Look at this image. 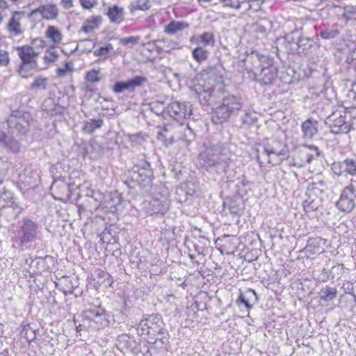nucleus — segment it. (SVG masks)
I'll use <instances>...</instances> for the list:
<instances>
[{"label":"nucleus","instance_id":"nucleus-1","mask_svg":"<svg viewBox=\"0 0 356 356\" xmlns=\"http://www.w3.org/2000/svg\"><path fill=\"white\" fill-rule=\"evenodd\" d=\"M243 62V77L245 79L257 81L261 85H270L277 77L278 70L274 58L268 54L257 50L247 51Z\"/></svg>","mask_w":356,"mask_h":356},{"label":"nucleus","instance_id":"nucleus-2","mask_svg":"<svg viewBox=\"0 0 356 356\" xmlns=\"http://www.w3.org/2000/svg\"><path fill=\"white\" fill-rule=\"evenodd\" d=\"M242 105L240 97L229 94L221 86L218 104L216 107H213L212 122L216 124L223 123L232 115L240 111Z\"/></svg>","mask_w":356,"mask_h":356},{"label":"nucleus","instance_id":"nucleus-3","mask_svg":"<svg viewBox=\"0 0 356 356\" xmlns=\"http://www.w3.org/2000/svg\"><path fill=\"white\" fill-rule=\"evenodd\" d=\"M199 159L202 167L207 171L221 176L227 175L229 165L221 159L216 145L207 148L200 154Z\"/></svg>","mask_w":356,"mask_h":356},{"label":"nucleus","instance_id":"nucleus-4","mask_svg":"<svg viewBox=\"0 0 356 356\" xmlns=\"http://www.w3.org/2000/svg\"><path fill=\"white\" fill-rule=\"evenodd\" d=\"M140 336H147V339L152 336H160L166 334L162 318L159 314H144L136 327Z\"/></svg>","mask_w":356,"mask_h":356},{"label":"nucleus","instance_id":"nucleus-5","mask_svg":"<svg viewBox=\"0 0 356 356\" xmlns=\"http://www.w3.org/2000/svg\"><path fill=\"white\" fill-rule=\"evenodd\" d=\"M6 122L9 129L20 134H26L33 120L30 113L15 110L12 111Z\"/></svg>","mask_w":356,"mask_h":356},{"label":"nucleus","instance_id":"nucleus-6","mask_svg":"<svg viewBox=\"0 0 356 356\" xmlns=\"http://www.w3.org/2000/svg\"><path fill=\"white\" fill-rule=\"evenodd\" d=\"M39 232V225L32 220L24 218L19 222L16 238L20 245L34 241Z\"/></svg>","mask_w":356,"mask_h":356},{"label":"nucleus","instance_id":"nucleus-7","mask_svg":"<svg viewBox=\"0 0 356 356\" xmlns=\"http://www.w3.org/2000/svg\"><path fill=\"white\" fill-rule=\"evenodd\" d=\"M346 113L344 111H336L326 119L331 131L335 134H347L350 130V124L346 121Z\"/></svg>","mask_w":356,"mask_h":356},{"label":"nucleus","instance_id":"nucleus-8","mask_svg":"<svg viewBox=\"0 0 356 356\" xmlns=\"http://www.w3.org/2000/svg\"><path fill=\"white\" fill-rule=\"evenodd\" d=\"M220 90L221 86L211 88L202 89L200 91H197V90L195 89V95L204 110L211 106L212 111H213V107H216L218 104Z\"/></svg>","mask_w":356,"mask_h":356},{"label":"nucleus","instance_id":"nucleus-9","mask_svg":"<svg viewBox=\"0 0 356 356\" xmlns=\"http://www.w3.org/2000/svg\"><path fill=\"white\" fill-rule=\"evenodd\" d=\"M192 114L190 103L174 102L166 108L167 118H172L175 121L181 123L185 119L189 118Z\"/></svg>","mask_w":356,"mask_h":356},{"label":"nucleus","instance_id":"nucleus-10","mask_svg":"<svg viewBox=\"0 0 356 356\" xmlns=\"http://www.w3.org/2000/svg\"><path fill=\"white\" fill-rule=\"evenodd\" d=\"M336 206L340 211L346 213L351 212L356 207V191L353 184L343 189Z\"/></svg>","mask_w":356,"mask_h":356},{"label":"nucleus","instance_id":"nucleus-11","mask_svg":"<svg viewBox=\"0 0 356 356\" xmlns=\"http://www.w3.org/2000/svg\"><path fill=\"white\" fill-rule=\"evenodd\" d=\"M131 172L138 181L145 183L147 185L151 184L154 178L150 163L147 161L141 160L134 164Z\"/></svg>","mask_w":356,"mask_h":356},{"label":"nucleus","instance_id":"nucleus-12","mask_svg":"<svg viewBox=\"0 0 356 356\" xmlns=\"http://www.w3.org/2000/svg\"><path fill=\"white\" fill-rule=\"evenodd\" d=\"M286 152V146L281 142H277L272 145H267L266 146L264 147V149L261 153H260L259 149H257L256 157L258 163L262 165L264 163L262 158L263 155H265L268 158V163H271L270 156L272 154L276 156H285Z\"/></svg>","mask_w":356,"mask_h":356},{"label":"nucleus","instance_id":"nucleus-13","mask_svg":"<svg viewBox=\"0 0 356 356\" xmlns=\"http://www.w3.org/2000/svg\"><path fill=\"white\" fill-rule=\"evenodd\" d=\"M216 146L221 159L227 161L228 164L229 162L236 160L241 154V149L238 147L236 144L231 141L218 143Z\"/></svg>","mask_w":356,"mask_h":356},{"label":"nucleus","instance_id":"nucleus-14","mask_svg":"<svg viewBox=\"0 0 356 356\" xmlns=\"http://www.w3.org/2000/svg\"><path fill=\"white\" fill-rule=\"evenodd\" d=\"M145 76H136L126 81H117L112 87L115 93H120L124 90L134 92L136 88L140 87L147 82Z\"/></svg>","mask_w":356,"mask_h":356},{"label":"nucleus","instance_id":"nucleus-15","mask_svg":"<svg viewBox=\"0 0 356 356\" xmlns=\"http://www.w3.org/2000/svg\"><path fill=\"white\" fill-rule=\"evenodd\" d=\"M91 321L95 323V327L98 330L108 326L109 323L108 316L106 310L99 306L86 309Z\"/></svg>","mask_w":356,"mask_h":356},{"label":"nucleus","instance_id":"nucleus-16","mask_svg":"<svg viewBox=\"0 0 356 356\" xmlns=\"http://www.w3.org/2000/svg\"><path fill=\"white\" fill-rule=\"evenodd\" d=\"M296 48H297V51L300 49V53L309 56L316 54L320 45L309 38L298 35L297 42H296Z\"/></svg>","mask_w":356,"mask_h":356},{"label":"nucleus","instance_id":"nucleus-17","mask_svg":"<svg viewBox=\"0 0 356 356\" xmlns=\"http://www.w3.org/2000/svg\"><path fill=\"white\" fill-rule=\"evenodd\" d=\"M74 323L76 326L77 332L81 334V332L84 331H95L97 330L95 327V323L91 321L86 310H84L81 314L74 315Z\"/></svg>","mask_w":356,"mask_h":356},{"label":"nucleus","instance_id":"nucleus-18","mask_svg":"<svg viewBox=\"0 0 356 356\" xmlns=\"http://www.w3.org/2000/svg\"><path fill=\"white\" fill-rule=\"evenodd\" d=\"M116 346L122 352L134 353L138 350V343L134 337L127 334H122L118 337Z\"/></svg>","mask_w":356,"mask_h":356},{"label":"nucleus","instance_id":"nucleus-19","mask_svg":"<svg viewBox=\"0 0 356 356\" xmlns=\"http://www.w3.org/2000/svg\"><path fill=\"white\" fill-rule=\"evenodd\" d=\"M38 13L41 14L44 19L51 20L58 17V9L55 4L42 5L38 8L33 10L29 14V17L31 18Z\"/></svg>","mask_w":356,"mask_h":356},{"label":"nucleus","instance_id":"nucleus-20","mask_svg":"<svg viewBox=\"0 0 356 356\" xmlns=\"http://www.w3.org/2000/svg\"><path fill=\"white\" fill-rule=\"evenodd\" d=\"M58 289L62 291L65 295L72 294L78 287L77 281H74L71 277L63 276L56 282Z\"/></svg>","mask_w":356,"mask_h":356},{"label":"nucleus","instance_id":"nucleus-21","mask_svg":"<svg viewBox=\"0 0 356 356\" xmlns=\"http://www.w3.org/2000/svg\"><path fill=\"white\" fill-rule=\"evenodd\" d=\"M257 302V295L254 289H247L245 292L240 291L239 296L236 300V303L240 305L241 304L244 305L247 311H250L252 308V305L250 304L252 301Z\"/></svg>","mask_w":356,"mask_h":356},{"label":"nucleus","instance_id":"nucleus-22","mask_svg":"<svg viewBox=\"0 0 356 356\" xmlns=\"http://www.w3.org/2000/svg\"><path fill=\"white\" fill-rule=\"evenodd\" d=\"M21 63H37L35 58L38 56L33 48L29 45H24L17 48Z\"/></svg>","mask_w":356,"mask_h":356},{"label":"nucleus","instance_id":"nucleus-23","mask_svg":"<svg viewBox=\"0 0 356 356\" xmlns=\"http://www.w3.org/2000/svg\"><path fill=\"white\" fill-rule=\"evenodd\" d=\"M51 189L54 191V196L56 199L64 200L68 198L70 190L67 184L63 181H55L52 184Z\"/></svg>","mask_w":356,"mask_h":356},{"label":"nucleus","instance_id":"nucleus-24","mask_svg":"<svg viewBox=\"0 0 356 356\" xmlns=\"http://www.w3.org/2000/svg\"><path fill=\"white\" fill-rule=\"evenodd\" d=\"M305 149L300 151V157L306 165L320 156V151L315 145H305Z\"/></svg>","mask_w":356,"mask_h":356},{"label":"nucleus","instance_id":"nucleus-25","mask_svg":"<svg viewBox=\"0 0 356 356\" xmlns=\"http://www.w3.org/2000/svg\"><path fill=\"white\" fill-rule=\"evenodd\" d=\"M301 128L304 137L307 138H312L317 134L318 121L310 118L302 122Z\"/></svg>","mask_w":356,"mask_h":356},{"label":"nucleus","instance_id":"nucleus-26","mask_svg":"<svg viewBox=\"0 0 356 356\" xmlns=\"http://www.w3.org/2000/svg\"><path fill=\"white\" fill-rule=\"evenodd\" d=\"M22 208L15 202H12L10 205L5 207L0 211V216H4L8 222L12 221L18 217L21 213Z\"/></svg>","mask_w":356,"mask_h":356},{"label":"nucleus","instance_id":"nucleus-27","mask_svg":"<svg viewBox=\"0 0 356 356\" xmlns=\"http://www.w3.org/2000/svg\"><path fill=\"white\" fill-rule=\"evenodd\" d=\"M2 140L3 141L0 142L1 147L13 154H17L20 152V145L13 136L6 135L5 138H3Z\"/></svg>","mask_w":356,"mask_h":356},{"label":"nucleus","instance_id":"nucleus-28","mask_svg":"<svg viewBox=\"0 0 356 356\" xmlns=\"http://www.w3.org/2000/svg\"><path fill=\"white\" fill-rule=\"evenodd\" d=\"M170 207V202L167 198L162 200L154 199L150 202V209L153 213H165Z\"/></svg>","mask_w":356,"mask_h":356},{"label":"nucleus","instance_id":"nucleus-29","mask_svg":"<svg viewBox=\"0 0 356 356\" xmlns=\"http://www.w3.org/2000/svg\"><path fill=\"white\" fill-rule=\"evenodd\" d=\"M106 15L111 23L119 24L124 20V9L116 5L109 7Z\"/></svg>","mask_w":356,"mask_h":356},{"label":"nucleus","instance_id":"nucleus-30","mask_svg":"<svg viewBox=\"0 0 356 356\" xmlns=\"http://www.w3.org/2000/svg\"><path fill=\"white\" fill-rule=\"evenodd\" d=\"M179 131L182 134V136L180 137L171 136L169 139L170 144H172L173 142L178 140L189 141V140H192L193 139L195 138V134H194L193 129L188 125L184 126L182 122L180 123Z\"/></svg>","mask_w":356,"mask_h":356},{"label":"nucleus","instance_id":"nucleus-31","mask_svg":"<svg viewBox=\"0 0 356 356\" xmlns=\"http://www.w3.org/2000/svg\"><path fill=\"white\" fill-rule=\"evenodd\" d=\"M23 15L24 12L15 11L12 17L10 19L9 22L7 25V29L10 33L14 34L15 35H19L22 33V31L21 29V24L19 22V19H16L17 15Z\"/></svg>","mask_w":356,"mask_h":356},{"label":"nucleus","instance_id":"nucleus-32","mask_svg":"<svg viewBox=\"0 0 356 356\" xmlns=\"http://www.w3.org/2000/svg\"><path fill=\"white\" fill-rule=\"evenodd\" d=\"M38 63H21L17 69V72L22 78L27 79L31 76L35 72H37Z\"/></svg>","mask_w":356,"mask_h":356},{"label":"nucleus","instance_id":"nucleus-33","mask_svg":"<svg viewBox=\"0 0 356 356\" xmlns=\"http://www.w3.org/2000/svg\"><path fill=\"white\" fill-rule=\"evenodd\" d=\"M319 298L324 302H330L334 300L337 296L336 287H332L328 285L321 289L318 292Z\"/></svg>","mask_w":356,"mask_h":356},{"label":"nucleus","instance_id":"nucleus-34","mask_svg":"<svg viewBox=\"0 0 356 356\" xmlns=\"http://www.w3.org/2000/svg\"><path fill=\"white\" fill-rule=\"evenodd\" d=\"M102 21V18L100 15L92 16L85 21L83 26L81 27V30L86 33H90L95 29H97L99 27Z\"/></svg>","mask_w":356,"mask_h":356},{"label":"nucleus","instance_id":"nucleus-35","mask_svg":"<svg viewBox=\"0 0 356 356\" xmlns=\"http://www.w3.org/2000/svg\"><path fill=\"white\" fill-rule=\"evenodd\" d=\"M26 264H29L35 273H41L46 269L45 258L43 257H36L34 259L30 257L26 259Z\"/></svg>","mask_w":356,"mask_h":356},{"label":"nucleus","instance_id":"nucleus-36","mask_svg":"<svg viewBox=\"0 0 356 356\" xmlns=\"http://www.w3.org/2000/svg\"><path fill=\"white\" fill-rule=\"evenodd\" d=\"M188 27L189 24L186 22L172 21L165 27L164 31L167 34L172 35Z\"/></svg>","mask_w":356,"mask_h":356},{"label":"nucleus","instance_id":"nucleus-37","mask_svg":"<svg viewBox=\"0 0 356 356\" xmlns=\"http://www.w3.org/2000/svg\"><path fill=\"white\" fill-rule=\"evenodd\" d=\"M325 188V182L322 179H315L309 184L306 194L314 193L318 195L322 193Z\"/></svg>","mask_w":356,"mask_h":356},{"label":"nucleus","instance_id":"nucleus-38","mask_svg":"<svg viewBox=\"0 0 356 356\" xmlns=\"http://www.w3.org/2000/svg\"><path fill=\"white\" fill-rule=\"evenodd\" d=\"M104 124V120L99 119H90L83 124V131L88 134L92 133L95 130L99 129Z\"/></svg>","mask_w":356,"mask_h":356},{"label":"nucleus","instance_id":"nucleus-39","mask_svg":"<svg viewBox=\"0 0 356 356\" xmlns=\"http://www.w3.org/2000/svg\"><path fill=\"white\" fill-rule=\"evenodd\" d=\"M306 195L308 196V197L304 200L302 202V206L305 212L309 213L312 211H316L320 206L319 200L316 198H312L311 193H308Z\"/></svg>","mask_w":356,"mask_h":356},{"label":"nucleus","instance_id":"nucleus-40","mask_svg":"<svg viewBox=\"0 0 356 356\" xmlns=\"http://www.w3.org/2000/svg\"><path fill=\"white\" fill-rule=\"evenodd\" d=\"M166 108L163 102L154 101L149 104L150 111L157 115H161L164 119H167Z\"/></svg>","mask_w":356,"mask_h":356},{"label":"nucleus","instance_id":"nucleus-41","mask_svg":"<svg viewBox=\"0 0 356 356\" xmlns=\"http://www.w3.org/2000/svg\"><path fill=\"white\" fill-rule=\"evenodd\" d=\"M46 37L49 38L55 44H59L63 39V35L58 28L49 26L45 33Z\"/></svg>","mask_w":356,"mask_h":356},{"label":"nucleus","instance_id":"nucleus-42","mask_svg":"<svg viewBox=\"0 0 356 356\" xmlns=\"http://www.w3.org/2000/svg\"><path fill=\"white\" fill-rule=\"evenodd\" d=\"M161 336V337H159V336L149 337V339H147V341L149 343L154 344L155 347L159 350H165L168 343V338L164 334Z\"/></svg>","mask_w":356,"mask_h":356},{"label":"nucleus","instance_id":"nucleus-43","mask_svg":"<svg viewBox=\"0 0 356 356\" xmlns=\"http://www.w3.org/2000/svg\"><path fill=\"white\" fill-rule=\"evenodd\" d=\"M106 202L107 203L106 207L112 211H116L117 207L121 203V197L117 192L111 193L107 196Z\"/></svg>","mask_w":356,"mask_h":356},{"label":"nucleus","instance_id":"nucleus-44","mask_svg":"<svg viewBox=\"0 0 356 356\" xmlns=\"http://www.w3.org/2000/svg\"><path fill=\"white\" fill-rule=\"evenodd\" d=\"M151 8V4L149 0H137L136 1L131 2L129 8L131 13H134L136 10H140L146 11Z\"/></svg>","mask_w":356,"mask_h":356},{"label":"nucleus","instance_id":"nucleus-45","mask_svg":"<svg viewBox=\"0 0 356 356\" xmlns=\"http://www.w3.org/2000/svg\"><path fill=\"white\" fill-rule=\"evenodd\" d=\"M210 52L202 47H197L192 51L193 58L198 63H202L206 60Z\"/></svg>","mask_w":356,"mask_h":356},{"label":"nucleus","instance_id":"nucleus-46","mask_svg":"<svg viewBox=\"0 0 356 356\" xmlns=\"http://www.w3.org/2000/svg\"><path fill=\"white\" fill-rule=\"evenodd\" d=\"M346 175H356V157L347 158L344 160Z\"/></svg>","mask_w":356,"mask_h":356},{"label":"nucleus","instance_id":"nucleus-47","mask_svg":"<svg viewBox=\"0 0 356 356\" xmlns=\"http://www.w3.org/2000/svg\"><path fill=\"white\" fill-rule=\"evenodd\" d=\"M243 124L250 126L257 121V113L252 111H245V114L241 117Z\"/></svg>","mask_w":356,"mask_h":356},{"label":"nucleus","instance_id":"nucleus-48","mask_svg":"<svg viewBox=\"0 0 356 356\" xmlns=\"http://www.w3.org/2000/svg\"><path fill=\"white\" fill-rule=\"evenodd\" d=\"M298 35L300 34L298 31H293L286 34L285 36L286 42L290 45L289 49L293 52L297 51V48H296V42H297Z\"/></svg>","mask_w":356,"mask_h":356},{"label":"nucleus","instance_id":"nucleus-49","mask_svg":"<svg viewBox=\"0 0 356 356\" xmlns=\"http://www.w3.org/2000/svg\"><path fill=\"white\" fill-rule=\"evenodd\" d=\"M21 334L29 342L33 341L36 338L35 330H33L29 325H26L24 327L21 332Z\"/></svg>","mask_w":356,"mask_h":356},{"label":"nucleus","instance_id":"nucleus-50","mask_svg":"<svg viewBox=\"0 0 356 356\" xmlns=\"http://www.w3.org/2000/svg\"><path fill=\"white\" fill-rule=\"evenodd\" d=\"M47 79L42 76L37 77L29 87V90H36L38 88L46 89Z\"/></svg>","mask_w":356,"mask_h":356},{"label":"nucleus","instance_id":"nucleus-51","mask_svg":"<svg viewBox=\"0 0 356 356\" xmlns=\"http://www.w3.org/2000/svg\"><path fill=\"white\" fill-rule=\"evenodd\" d=\"M331 170L337 176L346 175L344 160L339 162H334L331 165Z\"/></svg>","mask_w":356,"mask_h":356},{"label":"nucleus","instance_id":"nucleus-52","mask_svg":"<svg viewBox=\"0 0 356 356\" xmlns=\"http://www.w3.org/2000/svg\"><path fill=\"white\" fill-rule=\"evenodd\" d=\"M294 75V70L293 69H288L281 73L280 79L283 83L290 84L293 81Z\"/></svg>","mask_w":356,"mask_h":356},{"label":"nucleus","instance_id":"nucleus-53","mask_svg":"<svg viewBox=\"0 0 356 356\" xmlns=\"http://www.w3.org/2000/svg\"><path fill=\"white\" fill-rule=\"evenodd\" d=\"M201 41L205 45H213L214 44V35L211 32H204L200 35Z\"/></svg>","mask_w":356,"mask_h":356},{"label":"nucleus","instance_id":"nucleus-54","mask_svg":"<svg viewBox=\"0 0 356 356\" xmlns=\"http://www.w3.org/2000/svg\"><path fill=\"white\" fill-rule=\"evenodd\" d=\"M339 35L337 30L325 29L320 33V36L324 40H330L337 38Z\"/></svg>","mask_w":356,"mask_h":356},{"label":"nucleus","instance_id":"nucleus-55","mask_svg":"<svg viewBox=\"0 0 356 356\" xmlns=\"http://www.w3.org/2000/svg\"><path fill=\"white\" fill-rule=\"evenodd\" d=\"M140 38L139 36H131L129 38H122L120 40V43L122 45L131 44V47L139 43Z\"/></svg>","mask_w":356,"mask_h":356},{"label":"nucleus","instance_id":"nucleus-56","mask_svg":"<svg viewBox=\"0 0 356 356\" xmlns=\"http://www.w3.org/2000/svg\"><path fill=\"white\" fill-rule=\"evenodd\" d=\"M99 73L100 72L99 70H90L86 74V79L89 82L97 83L101 79L99 77Z\"/></svg>","mask_w":356,"mask_h":356},{"label":"nucleus","instance_id":"nucleus-57","mask_svg":"<svg viewBox=\"0 0 356 356\" xmlns=\"http://www.w3.org/2000/svg\"><path fill=\"white\" fill-rule=\"evenodd\" d=\"M113 45L111 44H107L106 46L104 47H101L99 49H97L94 54L96 56H104V57H106L108 56V52L111 51V50H113Z\"/></svg>","mask_w":356,"mask_h":356},{"label":"nucleus","instance_id":"nucleus-58","mask_svg":"<svg viewBox=\"0 0 356 356\" xmlns=\"http://www.w3.org/2000/svg\"><path fill=\"white\" fill-rule=\"evenodd\" d=\"M330 278V270L326 268H323L321 273L316 277L318 282H327Z\"/></svg>","mask_w":356,"mask_h":356},{"label":"nucleus","instance_id":"nucleus-59","mask_svg":"<svg viewBox=\"0 0 356 356\" xmlns=\"http://www.w3.org/2000/svg\"><path fill=\"white\" fill-rule=\"evenodd\" d=\"M58 57V54L56 51L52 50L45 54L44 58L47 62H54Z\"/></svg>","mask_w":356,"mask_h":356},{"label":"nucleus","instance_id":"nucleus-60","mask_svg":"<svg viewBox=\"0 0 356 356\" xmlns=\"http://www.w3.org/2000/svg\"><path fill=\"white\" fill-rule=\"evenodd\" d=\"M81 6L84 9H90L93 8L97 3V0H79Z\"/></svg>","mask_w":356,"mask_h":356},{"label":"nucleus","instance_id":"nucleus-61","mask_svg":"<svg viewBox=\"0 0 356 356\" xmlns=\"http://www.w3.org/2000/svg\"><path fill=\"white\" fill-rule=\"evenodd\" d=\"M9 63V57L8 52L6 51H0V65H6Z\"/></svg>","mask_w":356,"mask_h":356},{"label":"nucleus","instance_id":"nucleus-62","mask_svg":"<svg viewBox=\"0 0 356 356\" xmlns=\"http://www.w3.org/2000/svg\"><path fill=\"white\" fill-rule=\"evenodd\" d=\"M290 165L300 168L305 167V164L301 159H298V158H293V161L290 162Z\"/></svg>","mask_w":356,"mask_h":356},{"label":"nucleus","instance_id":"nucleus-63","mask_svg":"<svg viewBox=\"0 0 356 356\" xmlns=\"http://www.w3.org/2000/svg\"><path fill=\"white\" fill-rule=\"evenodd\" d=\"M8 348L6 345L0 341V356H8Z\"/></svg>","mask_w":356,"mask_h":356},{"label":"nucleus","instance_id":"nucleus-64","mask_svg":"<svg viewBox=\"0 0 356 356\" xmlns=\"http://www.w3.org/2000/svg\"><path fill=\"white\" fill-rule=\"evenodd\" d=\"M61 3L65 9H70L73 6L72 0H61Z\"/></svg>","mask_w":356,"mask_h":356}]
</instances>
